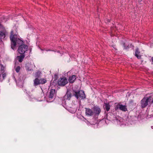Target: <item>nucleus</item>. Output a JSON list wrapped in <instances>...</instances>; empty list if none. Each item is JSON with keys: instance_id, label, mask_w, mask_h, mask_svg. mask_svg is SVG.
<instances>
[{"instance_id": "f257e3e1", "label": "nucleus", "mask_w": 153, "mask_h": 153, "mask_svg": "<svg viewBox=\"0 0 153 153\" xmlns=\"http://www.w3.org/2000/svg\"><path fill=\"white\" fill-rule=\"evenodd\" d=\"M13 31H11L10 39L11 41V48L14 49L15 47L17 44L21 45L23 43V41L16 37V36L13 35Z\"/></svg>"}, {"instance_id": "f03ea898", "label": "nucleus", "mask_w": 153, "mask_h": 153, "mask_svg": "<svg viewBox=\"0 0 153 153\" xmlns=\"http://www.w3.org/2000/svg\"><path fill=\"white\" fill-rule=\"evenodd\" d=\"M74 95L77 99H84L85 98V95L83 91L81 90L79 91H74Z\"/></svg>"}, {"instance_id": "7ed1b4c3", "label": "nucleus", "mask_w": 153, "mask_h": 153, "mask_svg": "<svg viewBox=\"0 0 153 153\" xmlns=\"http://www.w3.org/2000/svg\"><path fill=\"white\" fill-rule=\"evenodd\" d=\"M152 97L150 96L145 97L142 99L141 101V105L142 108H144L148 105L149 100H151Z\"/></svg>"}, {"instance_id": "20e7f679", "label": "nucleus", "mask_w": 153, "mask_h": 153, "mask_svg": "<svg viewBox=\"0 0 153 153\" xmlns=\"http://www.w3.org/2000/svg\"><path fill=\"white\" fill-rule=\"evenodd\" d=\"M28 48V46L26 45H21L19 47L18 51L19 53L23 54L27 51Z\"/></svg>"}, {"instance_id": "39448f33", "label": "nucleus", "mask_w": 153, "mask_h": 153, "mask_svg": "<svg viewBox=\"0 0 153 153\" xmlns=\"http://www.w3.org/2000/svg\"><path fill=\"white\" fill-rule=\"evenodd\" d=\"M68 82V81L65 77L60 78L58 82V85L60 86H64Z\"/></svg>"}, {"instance_id": "423d86ee", "label": "nucleus", "mask_w": 153, "mask_h": 153, "mask_svg": "<svg viewBox=\"0 0 153 153\" xmlns=\"http://www.w3.org/2000/svg\"><path fill=\"white\" fill-rule=\"evenodd\" d=\"M119 108L123 111H127L126 106L122 104L117 105H116L115 107V110H117Z\"/></svg>"}, {"instance_id": "0eeeda50", "label": "nucleus", "mask_w": 153, "mask_h": 153, "mask_svg": "<svg viewBox=\"0 0 153 153\" xmlns=\"http://www.w3.org/2000/svg\"><path fill=\"white\" fill-rule=\"evenodd\" d=\"M55 89H51V90L48 95V98L49 100H51L53 98L55 95Z\"/></svg>"}, {"instance_id": "6e6552de", "label": "nucleus", "mask_w": 153, "mask_h": 153, "mask_svg": "<svg viewBox=\"0 0 153 153\" xmlns=\"http://www.w3.org/2000/svg\"><path fill=\"white\" fill-rule=\"evenodd\" d=\"M71 97V93L67 91L65 95L64 96V100H63V101L66 100H69Z\"/></svg>"}, {"instance_id": "1a4fd4ad", "label": "nucleus", "mask_w": 153, "mask_h": 153, "mask_svg": "<svg viewBox=\"0 0 153 153\" xmlns=\"http://www.w3.org/2000/svg\"><path fill=\"white\" fill-rule=\"evenodd\" d=\"M94 114H99L101 112V110L98 107L94 106L93 108Z\"/></svg>"}, {"instance_id": "9d476101", "label": "nucleus", "mask_w": 153, "mask_h": 153, "mask_svg": "<svg viewBox=\"0 0 153 153\" xmlns=\"http://www.w3.org/2000/svg\"><path fill=\"white\" fill-rule=\"evenodd\" d=\"M85 114L87 115L92 116L94 114V112L91 109L86 108Z\"/></svg>"}, {"instance_id": "9b49d317", "label": "nucleus", "mask_w": 153, "mask_h": 153, "mask_svg": "<svg viewBox=\"0 0 153 153\" xmlns=\"http://www.w3.org/2000/svg\"><path fill=\"white\" fill-rule=\"evenodd\" d=\"M76 79V76L75 75H73L69 77V81L70 83H73Z\"/></svg>"}, {"instance_id": "f8f14e48", "label": "nucleus", "mask_w": 153, "mask_h": 153, "mask_svg": "<svg viewBox=\"0 0 153 153\" xmlns=\"http://www.w3.org/2000/svg\"><path fill=\"white\" fill-rule=\"evenodd\" d=\"M21 55L17 56L16 57V59L20 62H21L23 61L25 56L24 54H21Z\"/></svg>"}, {"instance_id": "ddd939ff", "label": "nucleus", "mask_w": 153, "mask_h": 153, "mask_svg": "<svg viewBox=\"0 0 153 153\" xmlns=\"http://www.w3.org/2000/svg\"><path fill=\"white\" fill-rule=\"evenodd\" d=\"M140 53V52L139 51V49L137 48L135 51V55L139 59H141V56L139 54Z\"/></svg>"}, {"instance_id": "4468645a", "label": "nucleus", "mask_w": 153, "mask_h": 153, "mask_svg": "<svg viewBox=\"0 0 153 153\" xmlns=\"http://www.w3.org/2000/svg\"><path fill=\"white\" fill-rule=\"evenodd\" d=\"M40 84V81L38 79L36 78L34 80V86L38 85Z\"/></svg>"}, {"instance_id": "2eb2a0df", "label": "nucleus", "mask_w": 153, "mask_h": 153, "mask_svg": "<svg viewBox=\"0 0 153 153\" xmlns=\"http://www.w3.org/2000/svg\"><path fill=\"white\" fill-rule=\"evenodd\" d=\"M104 106L107 111H108L109 110L110 106L108 103H105Z\"/></svg>"}, {"instance_id": "dca6fc26", "label": "nucleus", "mask_w": 153, "mask_h": 153, "mask_svg": "<svg viewBox=\"0 0 153 153\" xmlns=\"http://www.w3.org/2000/svg\"><path fill=\"white\" fill-rule=\"evenodd\" d=\"M39 80L40 84H44L46 82V80L44 79H41Z\"/></svg>"}, {"instance_id": "f3484780", "label": "nucleus", "mask_w": 153, "mask_h": 153, "mask_svg": "<svg viewBox=\"0 0 153 153\" xmlns=\"http://www.w3.org/2000/svg\"><path fill=\"white\" fill-rule=\"evenodd\" d=\"M5 36V35L4 33L2 31H0V38H4Z\"/></svg>"}, {"instance_id": "a211bd4d", "label": "nucleus", "mask_w": 153, "mask_h": 153, "mask_svg": "<svg viewBox=\"0 0 153 153\" xmlns=\"http://www.w3.org/2000/svg\"><path fill=\"white\" fill-rule=\"evenodd\" d=\"M20 70V67L19 66H18L16 69V71L18 73Z\"/></svg>"}, {"instance_id": "6ab92c4d", "label": "nucleus", "mask_w": 153, "mask_h": 153, "mask_svg": "<svg viewBox=\"0 0 153 153\" xmlns=\"http://www.w3.org/2000/svg\"><path fill=\"white\" fill-rule=\"evenodd\" d=\"M4 67L1 65V73H3L4 72Z\"/></svg>"}, {"instance_id": "aec40b11", "label": "nucleus", "mask_w": 153, "mask_h": 153, "mask_svg": "<svg viewBox=\"0 0 153 153\" xmlns=\"http://www.w3.org/2000/svg\"><path fill=\"white\" fill-rule=\"evenodd\" d=\"M2 76L3 78L4 79L6 76V74L5 73H4L2 74Z\"/></svg>"}, {"instance_id": "412c9836", "label": "nucleus", "mask_w": 153, "mask_h": 153, "mask_svg": "<svg viewBox=\"0 0 153 153\" xmlns=\"http://www.w3.org/2000/svg\"><path fill=\"white\" fill-rule=\"evenodd\" d=\"M123 46L124 47V48L125 49H128L129 48V46H127L126 47V46L125 45V44H123Z\"/></svg>"}, {"instance_id": "4be33fe9", "label": "nucleus", "mask_w": 153, "mask_h": 153, "mask_svg": "<svg viewBox=\"0 0 153 153\" xmlns=\"http://www.w3.org/2000/svg\"><path fill=\"white\" fill-rule=\"evenodd\" d=\"M27 70L28 71H31L32 70V69L31 68H28V69H27Z\"/></svg>"}, {"instance_id": "5701e85b", "label": "nucleus", "mask_w": 153, "mask_h": 153, "mask_svg": "<svg viewBox=\"0 0 153 153\" xmlns=\"http://www.w3.org/2000/svg\"><path fill=\"white\" fill-rule=\"evenodd\" d=\"M151 61L153 62V57H152L151 58Z\"/></svg>"}, {"instance_id": "b1692460", "label": "nucleus", "mask_w": 153, "mask_h": 153, "mask_svg": "<svg viewBox=\"0 0 153 153\" xmlns=\"http://www.w3.org/2000/svg\"><path fill=\"white\" fill-rule=\"evenodd\" d=\"M2 27V25L0 23V28L1 27Z\"/></svg>"}, {"instance_id": "393cba45", "label": "nucleus", "mask_w": 153, "mask_h": 153, "mask_svg": "<svg viewBox=\"0 0 153 153\" xmlns=\"http://www.w3.org/2000/svg\"><path fill=\"white\" fill-rule=\"evenodd\" d=\"M152 128H153L152 126Z\"/></svg>"}]
</instances>
